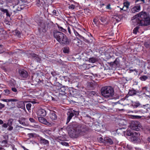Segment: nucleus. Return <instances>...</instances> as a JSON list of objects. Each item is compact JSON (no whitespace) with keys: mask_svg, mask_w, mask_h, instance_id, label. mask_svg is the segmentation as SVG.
I'll return each mask as SVG.
<instances>
[{"mask_svg":"<svg viewBox=\"0 0 150 150\" xmlns=\"http://www.w3.org/2000/svg\"><path fill=\"white\" fill-rule=\"evenodd\" d=\"M69 136L73 138H77L80 134L85 132L88 130L86 126L76 122L70 123L67 127Z\"/></svg>","mask_w":150,"mask_h":150,"instance_id":"f257e3e1","label":"nucleus"},{"mask_svg":"<svg viewBox=\"0 0 150 150\" xmlns=\"http://www.w3.org/2000/svg\"><path fill=\"white\" fill-rule=\"evenodd\" d=\"M53 36L57 41L61 44L67 45L69 43L70 41L68 39L66 35L61 32L54 30L53 33Z\"/></svg>","mask_w":150,"mask_h":150,"instance_id":"f03ea898","label":"nucleus"},{"mask_svg":"<svg viewBox=\"0 0 150 150\" xmlns=\"http://www.w3.org/2000/svg\"><path fill=\"white\" fill-rule=\"evenodd\" d=\"M101 93L103 97L107 98L112 97L114 94V89L110 86H105L101 89Z\"/></svg>","mask_w":150,"mask_h":150,"instance_id":"7ed1b4c3","label":"nucleus"},{"mask_svg":"<svg viewBox=\"0 0 150 150\" xmlns=\"http://www.w3.org/2000/svg\"><path fill=\"white\" fill-rule=\"evenodd\" d=\"M4 102H7V105H8L9 103L11 102V103L12 104V102H17L16 106L18 108H21L23 109L25 108V104L23 101H19L16 99H3L1 100Z\"/></svg>","mask_w":150,"mask_h":150,"instance_id":"20e7f679","label":"nucleus"},{"mask_svg":"<svg viewBox=\"0 0 150 150\" xmlns=\"http://www.w3.org/2000/svg\"><path fill=\"white\" fill-rule=\"evenodd\" d=\"M147 16L146 12L141 11L137 14L135 15L134 17L136 21L137 22V24H138Z\"/></svg>","mask_w":150,"mask_h":150,"instance_id":"39448f33","label":"nucleus"},{"mask_svg":"<svg viewBox=\"0 0 150 150\" xmlns=\"http://www.w3.org/2000/svg\"><path fill=\"white\" fill-rule=\"evenodd\" d=\"M150 110V105L148 104L143 105L140 107V109L138 110H135L134 112L139 114H144L148 112Z\"/></svg>","mask_w":150,"mask_h":150,"instance_id":"423d86ee","label":"nucleus"},{"mask_svg":"<svg viewBox=\"0 0 150 150\" xmlns=\"http://www.w3.org/2000/svg\"><path fill=\"white\" fill-rule=\"evenodd\" d=\"M56 88L59 91L60 94L64 95L66 94L69 90L68 88L67 87L62 85L59 83L55 86Z\"/></svg>","mask_w":150,"mask_h":150,"instance_id":"0eeeda50","label":"nucleus"},{"mask_svg":"<svg viewBox=\"0 0 150 150\" xmlns=\"http://www.w3.org/2000/svg\"><path fill=\"white\" fill-rule=\"evenodd\" d=\"M79 111H76L74 110L68 111L67 113V117L66 124H67L69 122L73 117L74 116L75 117H77L79 115Z\"/></svg>","mask_w":150,"mask_h":150,"instance_id":"6e6552de","label":"nucleus"},{"mask_svg":"<svg viewBox=\"0 0 150 150\" xmlns=\"http://www.w3.org/2000/svg\"><path fill=\"white\" fill-rule=\"evenodd\" d=\"M130 127L131 129L137 131L139 130L141 125L138 121H132L130 124Z\"/></svg>","mask_w":150,"mask_h":150,"instance_id":"1a4fd4ad","label":"nucleus"},{"mask_svg":"<svg viewBox=\"0 0 150 150\" xmlns=\"http://www.w3.org/2000/svg\"><path fill=\"white\" fill-rule=\"evenodd\" d=\"M126 134L128 136H131L132 140L134 141L137 140V137L140 134L139 133L136 132H132L130 130H128Z\"/></svg>","mask_w":150,"mask_h":150,"instance_id":"9d476101","label":"nucleus"},{"mask_svg":"<svg viewBox=\"0 0 150 150\" xmlns=\"http://www.w3.org/2000/svg\"><path fill=\"white\" fill-rule=\"evenodd\" d=\"M18 73L20 77L22 79H26L28 75V72L24 69H19Z\"/></svg>","mask_w":150,"mask_h":150,"instance_id":"9b49d317","label":"nucleus"},{"mask_svg":"<svg viewBox=\"0 0 150 150\" xmlns=\"http://www.w3.org/2000/svg\"><path fill=\"white\" fill-rule=\"evenodd\" d=\"M120 60L118 58H117L113 62L110 63V65L113 69H115L120 66Z\"/></svg>","mask_w":150,"mask_h":150,"instance_id":"f8f14e48","label":"nucleus"},{"mask_svg":"<svg viewBox=\"0 0 150 150\" xmlns=\"http://www.w3.org/2000/svg\"><path fill=\"white\" fill-rule=\"evenodd\" d=\"M73 30L77 38L79 39H82L83 38V37L79 34V32L81 31V30L80 29L75 27V28H73Z\"/></svg>","mask_w":150,"mask_h":150,"instance_id":"ddd939ff","label":"nucleus"},{"mask_svg":"<svg viewBox=\"0 0 150 150\" xmlns=\"http://www.w3.org/2000/svg\"><path fill=\"white\" fill-rule=\"evenodd\" d=\"M138 25L140 26H147L150 25V18L147 16Z\"/></svg>","mask_w":150,"mask_h":150,"instance_id":"4468645a","label":"nucleus"},{"mask_svg":"<svg viewBox=\"0 0 150 150\" xmlns=\"http://www.w3.org/2000/svg\"><path fill=\"white\" fill-rule=\"evenodd\" d=\"M45 3V0H36L35 4L37 7L41 8L44 7Z\"/></svg>","mask_w":150,"mask_h":150,"instance_id":"2eb2a0df","label":"nucleus"},{"mask_svg":"<svg viewBox=\"0 0 150 150\" xmlns=\"http://www.w3.org/2000/svg\"><path fill=\"white\" fill-rule=\"evenodd\" d=\"M92 67L90 64L84 63L82 65H79V68L82 70H84L88 69Z\"/></svg>","mask_w":150,"mask_h":150,"instance_id":"dca6fc26","label":"nucleus"},{"mask_svg":"<svg viewBox=\"0 0 150 150\" xmlns=\"http://www.w3.org/2000/svg\"><path fill=\"white\" fill-rule=\"evenodd\" d=\"M38 119L39 121L43 124L49 125H50V123L47 122L46 120L42 117H38Z\"/></svg>","mask_w":150,"mask_h":150,"instance_id":"f3484780","label":"nucleus"},{"mask_svg":"<svg viewBox=\"0 0 150 150\" xmlns=\"http://www.w3.org/2000/svg\"><path fill=\"white\" fill-rule=\"evenodd\" d=\"M40 142L41 144L45 145L46 146H48L49 145V141L42 137H40Z\"/></svg>","mask_w":150,"mask_h":150,"instance_id":"a211bd4d","label":"nucleus"},{"mask_svg":"<svg viewBox=\"0 0 150 150\" xmlns=\"http://www.w3.org/2000/svg\"><path fill=\"white\" fill-rule=\"evenodd\" d=\"M38 116L40 117H45L46 115V112L45 110L43 109L39 110L37 112Z\"/></svg>","mask_w":150,"mask_h":150,"instance_id":"6ab92c4d","label":"nucleus"},{"mask_svg":"<svg viewBox=\"0 0 150 150\" xmlns=\"http://www.w3.org/2000/svg\"><path fill=\"white\" fill-rule=\"evenodd\" d=\"M87 96L89 98L92 97L97 95L96 92L93 91H88L86 93Z\"/></svg>","mask_w":150,"mask_h":150,"instance_id":"aec40b11","label":"nucleus"},{"mask_svg":"<svg viewBox=\"0 0 150 150\" xmlns=\"http://www.w3.org/2000/svg\"><path fill=\"white\" fill-rule=\"evenodd\" d=\"M50 118L52 120H54L57 118V116L55 114V112H50L49 115Z\"/></svg>","mask_w":150,"mask_h":150,"instance_id":"412c9836","label":"nucleus"},{"mask_svg":"<svg viewBox=\"0 0 150 150\" xmlns=\"http://www.w3.org/2000/svg\"><path fill=\"white\" fill-rule=\"evenodd\" d=\"M141 8V6L139 4H138L134 7L131 10V11L133 13L135 12H138L140 11Z\"/></svg>","mask_w":150,"mask_h":150,"instance_id":"4be33fe9","label":"nucleus"},{"mask_svg":"<svg viewBox=\"0 0 150 150\" xmlns=\"http://www.w3.org/2000/svg\"><path fill=\"white\" fill-rule=\"evenodd\" d=\"M105 144H108L109 145L112 144L113 142L112 139L109 137H105Z\"/></svg>","mask_w":150,"mask_h":150,"instance_id":"5701e85b","label":"nucleus"},{"mask_svg":"<svg viewBox=\"0 0 150 150\" xmlns=\"http://www.w3.org/2000/svg\"><path fill=\"white\" fill-rule=\"evenodd\" d=\"M140 104L138 101H131V105L134 108H136L140 105Z\"/></svg>","mask_w":150,"mask_h":150,"instance_id":"b1692460","label":"nucleus"},{"mask_svg":"<svg viewBox=\"0 0 150 150\" xmlns=\"http://www.w3.org/2000/svg\"><path fill=\"white\" fill-rule=\"evenodd\" d=\"M138 92L135 90L134 89L132 88L129 89L128 93V94L130 96H132L136 95Z\"/></svg>","mask_w":150,"mask_h":150,"instance_id":"393cba45","label":"nucleus"},{"mask_svg":"<svg viewBox=\"0 0 150 150\" xmlns=\"http://www.w3.org/2000/svg\"><path fill=\"white\" fill-rule=\"evenodd\" d=\"M18 121L22 125H26V119L24 117L21 118Z\"/></svg>","mask_w":150,"mask_h":150,"instance_id":"a878e982","label":"nucleus"},{"mask_svg":"<svg viewBox=\"0 0 150 150\" xmlns=\"http://www.w3.org/2000/svg\"><path fill=\"white\" fill-rule=\"evenodd\" d=\"M27 2V0H18V4L21 6L24 5H25V3Z\"/></svg>","mask_w":150,"mask_h":150,"instance_id":"bb28decb","label":"nucleus"},{"mask_svg":"<svg viewBox=\"0 0 150 150\" xmlns=\"http://www.w3.org/2000/svg\"><path fill=\"white\" fill-rule=\"evenodd\" d=\"M16 83V81L14 79L10 80L9 81V84L11 86H15Z\"/></svg>","mask_w":150,"mask_h":150,"instance_id":"cd10ccee","label":"nucleus"},{"mask_svg":"<svg viewBox=\"0 0 150 150\" xmlns=\"http://www.w3.org/2000/svg\"><path fill=\"white\" fill-rule=\"evenodd\" d=\"M106 47H101L100 49V51L103 54H106L107 53V50H105Z\"/></svg>","mask_w":150,"mask_h":150,"instance_id":"c85d7f7f","label":"nucleus"},{"mask_svg":"<svg viewBox=\"0 0 150 150\" xmlns=\"http://www.w3.org/2000/svg\"><path fill=\"white\" fill-rule=\"evenodd\" d=\"M15 35L18 38H20L21 37V32L19 31L16 30L14 32Z\"/></svg>","mask_w":150,"mask_h":150,"instance_id":"c756f323","label":"nucleus"},{"mask_svg":"<svg viewBox=\"0 0 150 150\" xmlns=\"http://www.w3.org/2000/svg\"><path fill=\"white\" fill-rule=\"evenodd\" d=\"M63 51L65 53H68L69 52V48L68 47H66L63 48Z\"/></svg>","mask_w":150,"mask_h":150,"instance_id":"7c9ffc66","label":"nucleus"},{"mask_svg":"<svg viewBox=\"0 0 150 150\" xmlns=\"http://www.w3.org/2000/svg\"><path fill=\"white\" fill-rule=\"evenodd\" d=\"M148 78V77L147 76L143 75L140 77L139 78V79L142 81H144L147 79Z\"/></svg>","mask_w":150,"mask_h":150,"instance_id":"2f4dec72","label":"nucleus"},{"mask_svg":"<svg viewBox=\"0 0 150 150\" xmlns=\"http://www.w3.org/2000/svg\"><path fill=\"white\" fill-rule=\"evenodd\" d=\"M97 61V59L94 57L91 58L89 59V62L92 63H94Z\"/></svg>","mask_w":150,"mask_h":150,"instance_id":"473e14b6","label":"nucleus"},{"mask_svg":"<svg viewBox=\"0 0 150 150\" xmlns=\"http://www.w3.org/2000/svg\"><path fill=\"white\" fill-rule=\"evenodd\" d=\"M139 28L138 26L135 27L133 30V33L135 34H136L138 31V30Z\"/></svg>","mask_w":150,"mask_h":150,"instance_id":"72a5a7b5","label":"nucleus"},{"mask_svg":"<svg viewBox=\"0 0 150 150\" xmlns=\"http://www.w3.org/2000/svg\"><path fill=\"white\" fill-rule=\"evenodd\" d=\"M99 19L103 23H105L106 21V18L104 16H100Z\"/></svg>","mask_w":150,"mask_h":150,"instance_id":"f704fd0d","label":"nucleus"},{"mask_svg":"<svg viewBox=\"0 0 150 150\" xmlns=\"http://www.w3.org/2000/svg\"><path fill=\"white\" fill-rule=\"evenodd\" d=\"M58 27L59 31L64 33L66 32V29L63 28L62 27L58 26Z\"/></svg>","mask_w":150,"mask_h":150,"instance_id":"c9c22d12","label":"nucleus"},{"mask_svg":"<svg viewBox=\"0 0 150 150\" xmlns=\"http://www.w3.org/2000/svg\"><path fill=\"white\" fill-rule=\"evenodd\" d=\"M129 5V3L128 1H126L124 3V7H126L127 9L128 8Z\"/></svg>","mask_w":150,"mask_h":150,"instance_id":"e433bc0d","label":"nucleus"},{"mask_svg":"<svg viewBox=\"0 0 150 150\" xmlns=\"http://www.w3.org/2000/svg\"><path fill=\"white\" fill-rule=\"evenodd\" d=\"M98 141L100 143H103L105 144V137H104V139H103L102 137H100L98 139Z\"/></svg>","mask_w":150,"mask_h":150,"instance_id":"4c0bfd02","label":"nucleus"},{"mask_svg":"<svg viewBox=\"0 0 150 150\" xmlns=\"http://www.w3.org/2000/svg\"><path fill=\"white\" fill-rule=\"evenodd\" d=\"M13 120L12 119H9L8 120V123L7 124L9 126H11L12 125Z\"/></svg>","mask_w":150,"mask_h":150,"instance_id":"58836bf2","label":"nucleus"},{"mask_svg":"<svg viewBox=\"0 0 150 150\" xmlns=\"http://www.w3.org/2000/svg\"><path fill=\"white\" fill-rule=\"evenodd\" d=\"M31 106V104L30 103H28L26 105V107L27 110L29 111V110H30V108Z\"/></svg>","mask_w":150,"mask_h":150,"instance_id":"ea45409f","label":"nucleus"},{"mask_svg":"<svg viewBox=\"0 0 150 150\" xmlns=\"http://www.w3.org/2000/svg\"><path fill=\"white\" fill-rule=\"evenodd\" d=\"M84 117L85 118V119H86V118H88V120H91V117L88 114H84Z\"/></svg>","mask_w":150,"mask_h":150,"instance_id":"a19ab883","label":"nucleus"},{"mask_svg":"<svg viewBox=\"0 0 150 150\" xmlns=\"http://www.w3.org/2000/svg\"><path fill=\"white\" fill-rule=\"evenodd\" d=\"M58 12H57L56 10H53V11L52 12V14L54 16H58Z\"/></svg>","mask_w":150,"mask_h":150,"instance_id":"79ce46f5","label":"nucleus"},{"mask_svg":"<svg viewBox=\"0 0 150 150\" xmlns=\"http://www.w3.org/2000/svg\"><path fill=\"white\" fill-rule=\"evenodd\" d=\"M61 144L63 146H69V144L67 142H62Z\"/></svg>","mask_w":150,"mask_h":150,"instance_id":"37998d69","label":"nucleus"},{"mask_svg":"<svg viewBox=\"0 0 150 150\" xmlns=\"http://www.w3.org/2000/svg\"><path fill=\"white\" fill-rule=\"evenodd\" d=\"M148 87L146 86H145L142 87V91L144 93H145L147 91Z\"/></svg>","mask_w":150,"mask_h":150,"instance_id":"c03bdc74","label":"nucleus"},{"mask_svg":"<svg viewBox=\"0 0 150 150\" xmlns=\"http://www.w3.org/2000/svg\"><path fill=\"white\" fill-rule=\"evenodd\" d=\"M75 8V6L73 4H71L69 6V8L72 10L74 9Z\"/></svg>","mask_w":150,"mask_h":150,"instance_id":"a18cd8bd","label":"nucleus"},{"mask_svg":"<svg viewBox=\"0 0 150 150\" xmlns=\"http://www.w3.org/2000/svg\"><path fill=\"white\" fill-rule=\"evenodd\" d=\"M5 95H8L10 93V91L8 89H5L4 90Z\"/></svg>","mask_w":150,"mask_h":150,"instance_id":"49530a36","label":"nucleus"},{"mask_svg":"<svg viewBox=\"0 0 150 150\" xmlns=\"http://www.w3.org/2000/svg\"><path fill=\"white\" fill-rule=\"evenodd\" d=\"M125 146L129 150H131L132 149V146L130 145L127 144V146L125 145Z\"/></svg>","mask_w":150,"mask_h":150,"instance_id":"de8ad7c7","label":"nucleus"},{"mask_svg":"<svg viewBox=\"0 0 150 150\" xmlns=\"http://www.w3.org/2000/svg\"><path fill=\"white\" fill-rule=\"evenodd\" d=\"M32 57L35 59V60L38 57V56L34 53L32 55Z\"/></svg>","mask_w":150,"mask_h":150,"instance_id":"09e8293b","label":"nucleus"},{"mask_svg":"<svg viewBox=\"0 0 150 150\" xmlns=\"http://www.w3.org/2000/svg\"><path fill=\"white\" fill-rule=\"evenodd\" d=\"M1 11L3 12L4 13H7L8 11V10L7 9H4L3 8H1Z\"/></svg>","mask_w":150,"mask_h":150,"instance_id":"8fccbe9b","label":"nucleus"},{"mask_svg":"<svg viewBox=\"0 0 150 150\" xmlns=\"http://www.w3.org/2000/svg\"><path fill=\"white\" fill-rule=\"evenodd\" d=\"M4 51L3 49V46L1 45H0V53H2L4 52Z\"/></svg>","mask_w":150,"mask_h":150,"instance_id":"3c124183","label":"nucleus"},{"mask_svg":"<svg viewBox=\"0 0 150 150\" xmlns=\"http://www.w3.org/2000/svg\"><path fill=\"white\" fill-rule=\"evenodd\" d=\"M5 105L1 103H0V110L2 109L3 108H4Z\"/></svg>","mask_w":150,"mask_h":150,"instance_id":"603ef678","label":"nucleus"},{"mask_svg":"<svg viewBox=\"0 0 150 150\" xmlns=\"http://www.w3.org/2000/svg\"><path fill=\"white\" fill-rule=\"evenodd\" d=\"M11 90L12 91L14 92H17V89L15 87L12 88Z\"/></svg>","mask_w":150,"mask_h":150,"instance_id":"864d4df0","label":"nucleus"},{"mask_svg":"<svg viewBox=\"0 0 150 150\" xmlns=\"http://www.w3.org/2000/svg\"><path fill=\"white\" fill-rule=\"evenodd\" d=\"M21 147L23 149V150H29L22 145H21Z\"/></svg>","mask_w":150,"mask_h":150,"instance_id":"5fc2aeb1","label":"nucleus"},{"mask_svg":"<svg viewBox=\"0 0 150 150\" xmlns=\"http://www.w3.org/2000/svg\"><path fill=\"white\" fill-rule=\"evenodd\" d=\"M29 120L31 122L34 123L35 122V120L33 118H30Z\"/></svg>","mask_w":150,"mask_h":150,"instance_id":"6e6d98bb","label":"nucleus"},{"mask_svg":"<svg viewBox=\"0 0 150 150\" xmlns=\"http://www.w3.org/2000/svg\"><path fill=\"white\" fill-rule=\"evenodd\" d=\"M90 10L88 8H86L84 9V12L86 13H90Z\"/></svg>","mask_w":150,"mask_h":150,"instance_id":"4d7b16f0","label":"nucleus"},{"mask_svg":"<svg viewBox=\"0 0 150 150\" xmlns=\"http://www.w3.org/2000/svg\"><path fill=\"white\" fill-rule=\"evenodd\" d=\"M29 137L31 138L34 137V134L32 133H29L28 134Z\"/></svg>","mask_w":150,"mask_h":150,"instance_id":"13d9d810","label":"nucleus"},{"mask_svg":"<svg viewBox=\"0 0 150 150\" xmlns=\"http://www.w3.org/2000/svg\"><path fill=\"white\" fill-rule=\"evenodd\" d=\"M110 4H108L106 6V8L108 9H110V10L111 8L110 7Z\"/></svg>","mask_w":150,"mask_h":150,"instance_id":"bf43d9fd","label":"nucleus"},{"mask_svg":"<svg viewBox=\"0 0 150 150\" xmlns=\"http://www.w3.org/2000/svg\"><path fill=\"white\" fill-rule=\"evenodd\" d=\"M8 125L6 123H4L2 127L4 128H6L8 127Z\"/></svg>","mask_w":150,"mask_h":150,"instance_id":"052dcab7","label":"nucleus"},{"mask_svg":"<svg viewBox=\"0 0 150 150\" xmlns=\"http://www.w3.org/2000/svg\"><path fill=\"white\" fill-rule=\"evenodd\" d=\"M9 127L8 128V131H11L13 129V127L11 126H9Z\"/></svg>","mask_w":150,"mask_h":150,"instance_id":"680f3d73","label":"nucleus"},{"mask_svg":"<svg viewBox=\"0 0 150 150\" xmlns=\"http://www.w3.org/2000/svg\"><path fill=\"white\" fill-rule=\"evenodd\" d=\"M7 3H11L13 2V0H5Z\"/></svg>","mask_w":150,"mask_h":150,"instance_id":"e2e57ef3","label":"nucleus"},{"mask_svg":"<svg viewBox=\"0 0 150 150\" xmlns=\"http://www.w3.org/2000/svg\"><path fill=\"white\" fill-rule=\"evenodd\" d=\"M135 118L139 119L141 117V116L138 115H134L133 116Z\"/></svg>","mask_w":150,"mask_h":150,"instance_id":"0e129e2a","label":"nucleus"},{"mask_svg":"<svg viewBox=\"0 0 150 150\" xmlns=\"http://www.w3.org/2000/svg\"><path fill=\"white\" fill-rule=\"evenodd\" d=\"M129 71H130V72H133L134 71H135L136 72H137V70L136 69H130L129 70Z\"/></svg>","mask_w":150,"mask_h":150,"instance_id":"69168bd1","label":"nucleus"},{"mask_svg":"<svg viewBox=\"0 0 150 150\" xmlns=\"http://www.w3.org/2000/svg\"><path fill=\"white\" fill-rule=\"evenodd\" d=\"M35 60H36L37 62H40V61H41V59L39 57L36 58Z\"/></svg>","mask_w":150,"mask_h":150,"instance_id":"338daca9","label":"nucleus"},{"mask_svg":"<svg viewBox=\"0 0 150 150\" xmlns=\"http://www.w3.org/2000/svg\"><path fill=\"white\" fill-rule=\"evenodd\" d=\"M2 143H3L4 144H7L8 143V141L7 140H3L2 142Z\"/></svg>","mask_w":150,"mask_h":150,"instance_id":"774afa93","label":"nucleus"}]
</instances>
